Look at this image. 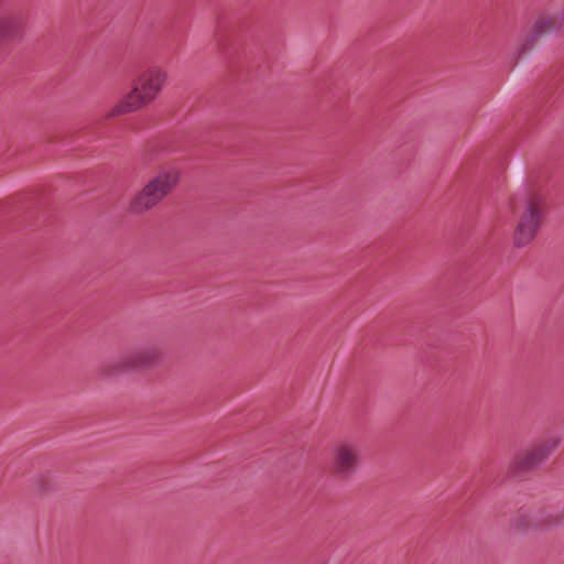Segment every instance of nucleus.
Wrapping results in <instances>:
<instances>
[{
	"label": "nucleus",
	"instance_id": "11",
	"mask_svg": "<svg viewBox=\"0 0 564 564\" xmlns=\"http://www.w3.org/2000/svg\"><path fill=\"white\" fill-rule=\"evenodd\" d=\"M530 525H531L530 521H529L528 517H525V516L519 517V519L516 522V528L521 531L528 530L530 528Z\"/></svg>",
	"mask_w": 564,
	"mask_h": 564
},
{
	"label": "nucleus",
	"instance_id": "8",
	"mask_svg": "<svg viewBox=\"0 0 564 564\" xmlns=\"http://www.w3.org/2000/svg\"><path fill=\"white\" fill-rule=\"evenodd\" d=\"M24 34V20L17 14L0 18V43L18 41Z\"/></svg>",
	"mask_w": 564,
	"mask_h": 564
},
{
	"label": "nucleus",
	"instance_id": "3",
	"mask_svg": "<svg viewBox=\"0 0 564 564\" xmlns=\"http://www.w3.org/2000/svg\"><path fill=\"white\" fill-rule=\"evenodd\" d=\"M546 210L545 196L536 191L530 192L525 198L524 212L514 228V247H525L535 239L542 225V217L546 214Z\"/></svg>",
	"mask_w": 564,
	"mask_h": 564
},
{
	"label": "nucleus",
	"instance_id": "12",
	"mask_svg": "<svg viewBox=\"0 0 564 564\" xmlns=\"http://www.w3.org/2000/svg\"><path fill=\"white\" fill-rule=\"evenodd\" d=\"M523 68L520 67L518 68L511 76L509 83L507 84V86L505 87L502 93H506L509 88L512 87V85L516 83V80L518 79V77L521 75Z\"/></svg>",
	"mask_w": 564,
	"mask_h": 564
},
{
	"label": "nucleus",
	"instance_id": "4",
	"mask_svg": "<svg viewBox=\"0 0 564 564\" xmlns=\"http://www.w3.org/2000/svg\"><path fill=\"white\" fill-rule=\"evenodd\" d=\"M562 29H564V15L562 18H539L518 46L513 57V64L517 65L531 53L538 46L542 37L551 34L555 30Z\"/></svg>",
	"mask_w": 564,
	"mask_h": 564
},
{
	"label": "nucleus",
	"instance_id": "1",
	"mask_svg": "<svg viewBox=\"0 0 564 564\" xmlns=\"http://www.w3.org/2000/svg\"><path fill=\"white\" fill-rule=\"evenodd\" d=\"M165 80L166 74L161 69L153 68L143 73L138 78L133 89L108 112V117L126 115L141 109L156 97Z\"/></svg>",
	"mask_w": 564,
	"mask_h": 564
},
{
	"label": "nucleus",
	"instance_id": "2",
	"mask_svg": "<svg viewBox=\"0 0 564 564\" xmlns=\"http://www.w3.org/2000/svg\"><path fill=\"white\" fill-rule=\"evenodd\" d=\"M181 174L177 170H165L150 180L130 200L128 210L144 214L158 206L177 186Z\"/></svg>",
	"mask_w": 564,
	"mask_h": 564
},
{
	"label": "nucleus",
	"instance_id": "6",
	"mask_svg": "<svg viewBox=\"0 0 564 564\" xmlns=\"http://www.w3.org/2000/svg\"><path fill=\"white\" fill-rule=\"evenodd\" d=\"M558 437L545 441L532 446L522 453H519L510 468L513 475L525 474L534 469L542 462H544L560 445Z\"/></svg>",
	"mask_w": 564,
	"mask_h": 564
},
{
	"label": "nucleus",
	"instance_id": "10",
	"mask_svg": "<svg viewBox=\"0 0 564 564\" xmlns=\"http://www.w3.org/2000/svg\"><path fill=\"white\" fill-rule=\"evenodd\" d=\"M523 177V166L521 162H516L511 169V182L513 186L520 185Z\"/></svg>",
	"mask_w": 564,
	"mask_h": 564
},
{
	"label": "nucleus",
	"instance_id": "5",
	"mask_svg": "<svg viewBox=\"0 0 564 564\" xmlns=\"http://www.w3.org/2000/svg\"><path fill=\"white\" fill-rule=\"evenodd\" d=\"M359 464L360 457L357 447L343 443L333 449L329 474L337 480L347 481L355 475Z\"/></svg>",
	"mask_w": 564,
	"mask_h": 564
},
{
	"label": "nucleus",
	"instance_id": "7",
	"mask_svg": "<svg viewBox=\"0 0 564 564\" xmlns=\"http://www.w3.org/2000/svg\"><path fill=\"white\" fill-rule=\"evenodd\" d=\"M162 360V351L158 347L145 348L137 351L120 362L108 366L109 375H119L128 370H145L159 365Z\"/></svg>",
	"mask_w": 564,
	"mask_h": 564
},
{
	"label": "nucleus",
	"instance_id": "9",
	"mask_svg": "<svg viewBox=\"0 0 564 564\" xmlns=\"http://www.w3.org/2000/svg\"><path fill=\"white\" fill-rule=\"evenodd\" d=\"M564 523V509L557 514L546 516L543 520L535 523L538 529H549Z\"/></svg>",
	"mask_w": 564,
	"mask_h": 564
}]
</instances>
